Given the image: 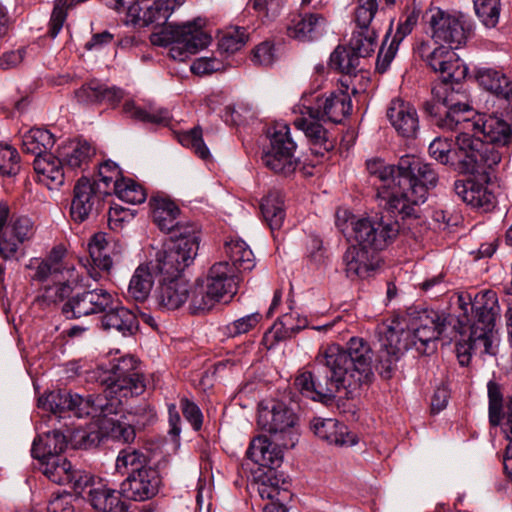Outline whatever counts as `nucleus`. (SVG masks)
Listing matches in <instances>:
<instances>
[{"label":"nucleus","instance_id":"obj_51","mask_svg":"<svg viewBox=\"0 0 512 512\" xmlns=\"http://www.w3.org/2000/svg\"><path fill=\"white\" fill-rule=\"evenodd\" d=\"M452 145V140L436 137L429 145V154L441 164L454 166L460 173L475 174L476 172H465L460 169L459 157L456 154L457 148L453 150Z\"/></svg>","mask_w":512,"mask_h":512},{"label":"nucleus","instance_id":"obj_35","mask_svg":"<svg viewBox=\"0 0 512 512\" xmlns=\"http://www.w3.org/2000/svg\"><path fill=\"white\" fill-rule=\"evenodd\" d=\"M476 79L481 87L503 98L512 107V82L502 70L490 67L479 68Z\"/></svg>","mask_w":512,"mask_h":512},{"label":"nucleus","instance_id":"obj_57","mask_svg":"<svg viewBox=\"0 0 512 512\" xmlns=\"http://www.w3.org/2000/svg\"><path fill=\"white\" fill-rule=\"evenodd\" d=\"M247 40L248 34L244 28L232 27L222 35L218 47L223 52L235 53L246 44Z\"/></svg>","mask_w":512,"mask_h":512},{"label":"nucleus","instance_id":"obj_45","mask_svg":"<svg viewBox=\"0 0 512 512\" xmlns=\"http://www.w3.org/2000/svg\"><path fill=\"white\" fill-rule=\"evenodd\" d=\"M224 252L231 261L230 267L242 271H251L255 266V257L250 247L241 239H231L224 244Z\"/></svg>","mask_w":512,"mask_h":512},{"label":"nucleus","instance_id":"obj_39","mask_svg":"<svg viewBox=\"0 0 512 512\" xmlns=\"http://www.w3.org/2000/svg\"><path fill=\"white\" fill-rule=\"evenodd\" d=\"M375 253L359 248L356 245L349 247L344 256L345 272L347 277H366L369 272L374 270Z\"/></svg>","mask_w":512,"mask_h":512},{"label":"nucleus","instance_id":"obj_18","mask_svg":"<svg viewBox=\"0 0 512 512\" xmlns=\"http://www.w3.org/2000/svg\"><path fill=\"white\" fill-rule=\"evenodd\" d=\"M429 25L435 45L458 48L466 41V33L461 15L451 14L441 9L435 10Z\"/></svg>","mask_w":512,"mask_h":512},{"label":"nucleus","instance_id":"obj_60","mask_svg":"<svg viewBox=\"0 0 512 512\" xmlns=\"http://www.w3.org/2000/svg\"><path fill=\"white\" fill-rule=\"evenodd\" d=\"M487 388L489 397V422L492 426H498L501 422L503 396L500 386L497 383L489 381Z\"/></svg>","mask_w":512,"mask_h":512},{"label":"nucleus","instance_id":"obj_26","mask_svg":"<svg viewBox=\"0 0 512 512\" xmlns=\"http://www.w3.org/2000/svg\"><path fill=\"white\" fill-rule=\"evenodd\" d=\"M240 276L235 267H230L228 261L215 263L208 272L206 284L221 300H229L237 293Z\"/></svg>","mask_w":512,"mask_h":512},{"label":"nucleus","instance_id":"obj_48","mask_svg":"<svg viewBox=\"0 0 512 512\" xmlns=\"http://www.w3.org/2000/svg\"><path fill=\"white\" fill-rule=\"evenodd\" d=\"M261 212L272 232L281 228L285 219L284 201L281 193L270 192L261 202Z\"/></svg>","mask_w":512,"mask_h":512},{"label":"nucleus","instance_id":"obj_24","mask_svg":"<svg viewBox=\"0 0 512 512\" xmlns=\"http://www.w3.org/2000/svg\"><path fill=\"white\" fill-rule=\"evenodd\" d=\"M122 246L117 243H111L105 233H96L88 244V251L93 263L88 274L94 280L100 279V273L96 270L109 272L113 267V256L122 253Z\"/></svg>","mask_w":512,"mask_h":512},{"label":"nucleus","instance_id":"obj_1","mask_svg":"<svg viewBox=\"0 0 512 512\" xmlns=\"http://www.w3.org/2000/svg\"><path fill=\"white\" fill-rule=\"evenodd\" d=\"M370 175L379 179L378 205L388 216L356 217L345 209L336 212V226L359 248L376 252L384 249L400 229L401 219L417 216L416 207L423 204L428 190L435 187L438 176L430 164L414 155L402 156L397 165L383 160L367 161Z\"/></svg>","mask_w":512,"mask_h":512},{"label":"nucleus","instance_id":"obj_32","mask_svg":"<svg viewBox=\"0 0 512 512\" xmlns=\"http://www.w3.org/2000/svg\"><path fill=\"white\" fill-rule=\"evenodd\" d=\"M76 97L82 103H107L114 107L124 98V92L115 86L108 87L98 80H92L76 91Z\"/></svg>","mask_w":512,"mask_h":512},{"label":"nucleus","instance_id":"obj_46","mask_svg":"<svg viewBox=\"0 0 512 512\" xmlns=\"http://www.w3.org/2000/svg\"><path fill=\"white\" fill-rule=\"evenodd\" d=\"M149 457L142 450L127 447L119 451L115 462L116 470L121 474H136L150 468Z\"/></svg>","mask_w":512,"mask_h":512},{"label":"nucleus","instance_id":"obj_3","mask_svg":"<svg viewBox=\"0 0 512 512\" xmlns=\"http://www.w3.org/2000/svg\"><path fill=\"white\" fill-rule=\"evenodd\" d=\"M88 380H95L105 386L103 393L83 397L66 390L48 393L39 399V406L50 411L55 418L75 416L82 418L90 414L117 413L123 398L137 396L145 391L146 385L134 356L114 358L108 366H99L87 372Z\"/></svg>","mask_w":512,"mask_h":512},{"label":"nucleus","instance_id":"obj_44","mask_svg":"<svg viewBox=\"0 0 512 512\" xmlns=\"http://www.w3.org/2000/svg\"><path fill=\"white\" fill-rule=\"evenodd\" d=\"M325 19L318 14L296 15L287 26L290 37L299 40H312L321 31Z\"/></svg>","mask_w":512,"mask_h":512},{"label":"nucleus","instance_id":"obj_6","mask_svg":"<svg viewBox=\"0 0 512 512\" xmlns=\"http://www.w3.org/2000/svg\"><path fill=\"white\" fill-rule=\"evenodd\" d=\"M151 41L159 46L170 45L171 58L183 62L206 48L211 36L203 30L200 21H189L166 25L159 33L152 34Z\"/></svg>","mask_w":512,"mask_h":512},{"label":"nucleus","instance_id":"obj_31","mask_svg":"<svg viewBox=\"0 0 512 512\" xmlns=\"http://www.w3.org/2000/svg\"><path fill=\"white\" fill-rule=\"evenodd\" d=\"M481 135L483 136L482 140L484 143L491 144L499 154L500 152L497 150L496 145L508 146L512 143V127L504 120L495 116H489L488 118L482 116L479 129L474 137H480Z\"/></svg>","mask_w":512,"mask_h":512},{"label":"nucleus","instance_id":"obj_41","mask_svg":"<svg viewBox=\"0 0 512 512\" xmlns=\"http://www.w3.org/2000/svg\"><path fill=\"white\" fill-rule=\"evenodd\" d=\"M153 222L162 231H170L178 221L180 210L169 198L161 195L151 197L149 202Z\"/></svg>","mask_w":512,"mask_h":512},{"label":"nucleus","instance_id":"obj_16","mask_svg":"<svg viewBox=\"0 0 512 512\" xmlns=\"http://www.w3.org/2000/svg\"><path fill=\"white\" fill-rule=\"evenodd\" d=\"M39 469L53 483L69 485L75 493L82 494L93 478L87 472L76 469L64 456H52L40 461Z\"/></svg>","mask_w":512,"mask_h":512},{"label":"nucleus","instance_id":"obj_30","mask_svg":"<svg viewBox=\"0 0 512 512\" xmlns=\"http://www.w3.org/2000/svg\"><path fill=\"white\" fill-rule=\"evenodd\" d=\"M311 425L315 435L329 444L351 446L357 443L355 435L336 419L314 418Z\"/></svg>","mask_w":512,"mask_h":512},{"label":"nucleus","instance_id":"obj_59","mask_svg":"<svg viewBox=\"0 0 512 512\" xmlns=\"http://www.w3.org/2000/svg\"><path fill=\"white\" fill-rule=\"evenodd\" d=\"M262 315L258 312L245 315L234 320L225 327V333L229 337H237L253 330L260 323Z\"/></svg>","mask_w":512,"mask_h":512},{"label":"nucleus","instance_id":"obj_37","mask_svg":"<svg viewBox=\"0 0 512 512\" xmlns=\"http://www.w3.org/2000/svg\"><path fill=\"white\" fill-rule=\"evenodd\" d=\"M60 161L65 170L82 169L95 154V149L87 141L74 140L58 148Z\"/></svg>","mask_w":512,"mask_h":512},{"label":"nucleus","instance_id":"obj_9","mask_svg":"<svg viewBox=\"0 0 512 512\" xmlns=\"http://www.w3.org/2000/svg\"><path fill=\"white\" fill-rule=\"evenodd\" d=\"M378 340L380 373L383 377L389 378L403 353L413 347L411 333L399 320L393 319L390 323L379 326Z\"/></svg>","mask_w":512,"mask_h":512},{"label":"nucleus","instance_id":"obj_15","mask_svg":"<svg viewBox=\"0 0 512 512\" xmlns=\"http://www.w3.org/2000/svg\"><path fill=\"white\" fill-rule=\"evenodd\" d=\"M448 318L433 310H425L414 318L408 331L413 347L422 354H430L435 349V341L445 332Z\"/></svg>","mask_w":512,"mask_h":512},{"label":"nucleus","instance_id":"obj_14","mask_svg":"<svg viewBox=\"0 0 512 512\" xmlns=\"http://www.w3.org/2000/svg\"><path fill=\"white\" fill-rule=\"evenodd\" d=\"M168 232L172 233V238L157 250L169 261L193 263L200 243L199 226L190 221H177L173 229Z\"/></svg>","mask_w":512,"mask_h":512},{"label":"nucleus","instance_id":"obj_25","mask_svg":"<svg viewBox=\"0 0 512 512\" xmlns=\"http://www.w3.org/2000/svg\"><path fill=\"white\" fill-rule=\"evenodd\" d=\"M102 193L107 194L108 191H101L99 183L84 177L80 178L74 187L70 209L72 218L78 222L86 220L100 201Z\"/></svg>","mask_w":512,"mask_h":512},{"label":"nucleus","instance_id":"obj_23","mask_svg":"<svg viewBox=\"0 0 512 512\" xmlns=\"http://www.w3.org/2000/svg\"><path fill=\"white\" fill-rule=\"evenodd\" d=\"M36 232L33 220L26 215L13 216L3 232L0 256L11 259L19 247L32 240Z\"/></svg>","mask_w":512,"mask_h":512},{"label":"nucleus","instance_id":"obj_4","mask_svg":"<svg viewBox=\"0 0 512 512\" xmlns=\"http://www.w3.org/2000/svg\"><path fill=\"white\" fill-rule=\"evenodd\" d=\"M435 124L442 129L458 131L455 143L460 169L465 172H485L501 160L491 144H485L481 137H474L479 129L482 116L476 115L471 106L465 110H445L441 116H433Z\"/></svg>","mask_w":512,"mask_h":512},{"label":"nucleus","instance_id":"obj_43","mask_svg":"<svg viewBox=\"0 0 512 512\" xmlns=\"http://www.w3.org/2000/svg\"><path fill=\"white\" fill-rule=\"evenodd\" d=\"M294 120V125L302 130L306 137H308L315 153L323 154L333 148L332 141L327 138V131L318 122V118H311L308 114H301Z\"/></svg>","mask_w":512,"mask_h":512},{"label":"nucleus","instance_id":"obj_49","mask_svg":"<svg viewBox=\"0 0 512 512\" xmlns=\"http://www.w3.org/2000/svg\"><path fill=\"white\" fill-rule=\"evenodd\" d=\"M55 143L54 136L45 129L33 128L27 131L22 139V150L35 157L48 153Z\"/></svg>","mask_w":512,"mask_h":512},{"label":"nucleus","instance_id":"obj_20","mask_svg":"<svg viewBox=\"0 0 512 512\" xmlns=\"http://www.w3.org/2000/svg\"><path fill=\"white\" fill-rule=\"evenodd\" d=\"M115 304V297L106 289L95 288L76 294L63 305L62 312L67 318H79L104 313Z\"/></svg>","mask_w":512,"mask_h":512},{"label":"nucleus","instance_id":"obj_10","mask_svg":"<svg viewBox=\"0 0 512 512\" xmlns=\"http://www.w3.org/2000/svg\"><path fill=\"white\" fill-rule=\"evenodd\" d=\"M453 49L444 45L432 47L429 41H422L415 47V52L440 74L441 83L458 84L466 77L468 68Z\"/></svg>","mask_w":512,"mask_h":512},{"label":"nucleus","instance_id":"obj_13","mask_svg":"<svg viewBox=\"0 0 512 512\" xmlns=\"http://www.w3.org/2000/svg\"><path fill=\"white\" fill-rule=\"evenodd\" d=\"M296 143L290 136V128L285 123L273 127L270 148L262 156L263 164L275 173L290 174L296 170L298 158L295 156Z\"/></svg>","mask_w":512,"mask_h":512},{"label":"nucleus","instance_id":"obj_17","mask_svg":"<svg viewBox=\"0 0 512 512\" xmlns=\"http://www.w3.org/2000/svg\"><path fill=\"white\" fill-rule=\"evenodd\" d=\"M169 260L156 249L154 257L140 264L133 272L127 293L136 301H145L153 288L155 280H159L167 269H171Z\"/></svg>","mask_w":512,"mask_h":512},{"label":"nucleus","instance_id":"obj_38","mask_svg":"<svg viewBox=\"0 0 512 512\" xmlns=\"http://www.w3.org/2000/svg\"><path fill=\"white\" fill-rule=\"evenodd\" d=\"M77 282V275H66L62 276L60 281H52V284H46L36 297L35 304L42 309L56 305L72 293L73 286Z\"/></svg>","mask_w":512,"mask_h":512},{"label":"nucleus","instance_id":"obj_61","mask_svg":"<svg viewBox=\"0 0 512 512\" xmlns=\"http://www.w3.org/2000/svg\"><path fill=\"white\" fill-rule=\"evenodd\" d=\"M19 169L17 150L9 145L0 144V175H16Z\"/></svg>","mask_w":512,"mask_h":512},{"label":"nucleus","instance_id":"obj_19","mask_svg":"<svg viewBox=\"0 0 512 512\" xmlns=\"http://www.w3.org/2000/svg\"><path fill=\"white\" fill-rule=\"evenodd\" d=\"M183 0H137L128 7L127 23L139 26L166 24L173 11L182 4Z\"/></svg>","mask_w":512,"mask_h":512},{"label":"nucleus","instance_id":"obj_5","mask_svg":"<svg viewBox=\"0 0 512 512\" xmlns=\"http://www.w3.org/2000/svg\"><path fill=\"white\" fill-rule=\"evenodd\" d=\"M120 409L121 407L117 413L113 414H90L89 416L98 418L100 431L82 436L83 443L85 445L97 444L102 436L110 437L122 443H131L136 436L135 426L144 427L154 422L157 417L154 407L147 403H141L131 408L127 414L119 415Z\"/></svg>","mask_w":512,"mask_h":512},{"label":"nucleus","instance_id":"obj_56","mask_svg":"<svg viewBox=\"0 0 512 512\" xmlns=\"http://www.w3.org/2000/svg\"><path fill=\"white\" fill-rule=\"evenodd\" d=\"M475 14L487 28H494L500 18L501 0H473Z\"/></svg>","mask_w":512,"mask_h":512},{"label":"nucleus","instance_id":"obj_12","mask_svg":"<svg viewBox=\"0 0 512 512\" xmlns=\"http://www.w3.org/2000/svg\"><path fill=\"white\" fill-rule=\"evenodd\" d=\"M257 423L263 431L283 439L281 444L284 447L295 445L293 429L296 416L284 402L274 399L261 402L258 409Z\"/></svg>","mask_w":512,"mask_h":512},{"label":"nucleus","instance_id":"obj_29","mask_svg":"<svg viewBox=\"0 0 512 512\" xmlns=\"http://www.w3.org/2000/svg\"><path fill=\"white\" fill-rule=\"evenodd\" d=\"M101 326L104 330H114L123 336H128L134 334L138 329V320L131 310L119 305L115 298V304H112L104 312Z\"/></svg>","mask_w":512,"mask_h":512},{"label":"nucleus","instance_id":"obj_11","mask_svg":"<svg viewBox=\"0 0 512 512\" xmlns=\"http://www.w3.org/2000/svg\"><path fill=\"white\" fill-rule=\"evenodd\" d=\"M298 110L301 114H308L311 118L341 123L350 115L352 102L350 96L343 91L324 95L309 93L302 96Z\"/></svg>","mask_w":512,"mask_h":512},{"label":"nucleus","instance_id":"obj_54","mask_svg":"<svg viewBox=\"0 0 512 512\" xmlns=\"http://www.w3.org/2000/svg\"><path fill=\"white\" fill-rule=\"evenodd\" d=\"M113 190L119 199L133 205L143 203L147 197L145 189L140 184L124 177L115 180Z\"/></svg>","mask_w":512,"mask_h":512},{"label":"nucleus","instance_id":"obj_22","mask_svg":"<svg viewBox=\"0 0 512 512\" xmlns=\"http://www.w3.org/2000/svg\"><path fill=\"white\" fill-rule=\"evenodd\" d=\"M161 477L153 468H146L136 474L127 476L121 483L120 494L130 500L146 501L153 498L159 491Z\"/></svg>","mask_w":512,"mask_h":512},{"label":"nucleus","instance_id":"obj_21","mask_svg":"<svg viewBox=\"0 0 512 512\" xmlns=\"http://www.w3.org/2000/svg\"><path fill=\"white\" fill-rule=\"evenodd\" d=\"M468 106V96L460 83H440L432 89V99L424 103V111L433 117L441 116L445 110H465Z\"/></svg>","mask_w":512,"mask_h":512},{"label":"nucleus","instance_id":"obj_55","mask_svg":"<svg viewBox=\"0 0 512 512\" xmlns=\"http://www.w3.org/2000/svg\"><path fill=\"white\" fill-rule=\"evenodd\" d=\"M359 56L351 48L337 46L330 55V68L344 74L351 75L355 73L359 66Z\"/></svg>","mask_w":512,"mask_h":512},{"label":"nucleus","instance_id":"obj_36","mask_svg":"<svg viewBox=\"0 0 512 512\" xmlns=\"http://www.w3.org/2000/svg\"><path fill=\"white\" fill-rule=\"evenodd\" d=\"M88 492V500L92 507L101 512H127V506L121 500L119 492L102 483H92Z\"/></svg>","mask_w":512,"mask_h":512},{"label":"nucleus","instance_id":"obj_28","mask_svg":"<svg viewBox=\"0 0 512 512\" xmlns=\"http://www.w3.org/2000/svg\"><path fill=\"white\" fill-rule=\"evenodd\" d=\"M283 446L272 443L266 436L255 437L247 450V456L262 468L277 469L283 461Z\"/></svg>","mask_w":512,"mask_h":512},{"label":"nucleus","instance_id":"obj_33","mask_svg":"<svg viewBox=\"0 0 512 512\" xmlns=\"http://www.w3.org/2000/svg\"><path fill=\"white\" fill-rule=\"evenodd\" d=\"M454 191L459 198L473 207L488 211L494 206V194L486 186L476 183L473 180L455 181Z\"/></svg>","mask_w":512,"mask_h":512},{"label":"nucleus","instance_id":"obj_2","mask_svg":"<svg viewBox=\"0 0 512 512\" xmlns=\"http://www.w3.org/2000/svg\"><path fill=\"white\" fill-rule=\"evenodd\" d=\"M372 357L370 345L359 337H352L346 348L338 344L320 348L313 369L299 373L294 385L314 401H331L342 391L352 395L373 381Z\"/></svg>","mask_w":512,"mask_h":512},{"label":"nucleus","instance_id":"obj_64","mask_svg":"<svg viewBox=\"0 0 512 512\" xmlns=\"http://www.w3.org/2000/svg\"><path fill=\"white\" fill-rule=\"evenodd\" d=\"M180 407L185 419L192 425L194 430H199L203 422V415L200 408L194 402L186 398L180 401Z\"/></svg>","mask_w":512,"mask_h":512},{"label":"nucleus","instance_id":"obj_53","mask_svg":"<svg viewBox=\"0 0 512 512\" xmlns=\"http://www.w3.org/2000/svg\"><path fill=\"white\" fill-rule=\"evenodd\" d=\"M469 339L474 354L495 355L497 353L499 338L495 331L481 330L477 326H470Z\"/></svg>","mask_w":512,"mask_h":512},{"label":"nucleus","instance_id":"obj_8","mask_svg":"<svg viewBox=\"0 0 512 512\" xmlns=\"http://www.w3.org/2000/svg\"><path fill=\"white\" fill-rule=\"evenodd\" d=\"M171 269H167L153 293V300L159 310L174 311L181 308L189 299L190 285L182 272L190 264L169 261Z\"/></svg>","mask_w":512,"mask_h":512},{"label":"nucleus","instance_id":"obj_7","mask_svg":"<svg viewBox=\"0 0 512 512\" xmlns=\"http://www.w3.org/2000/svg\"><path fill=\"white\" fill-rule=\"evenodd\" d=\"M396 0H356L352 22L355 27L349 47L359 57L372 55L378 46V30L373 23L376 14L395 5Z\"/></svg>","mask_w":512,"mask_h":512},{"label":"nucleus","instance_id":"obj_63","mask_svg":"<svg viewBox=\"0 0 512 512\" xmlns=\"http://www.w3.org/2000/svg\"><path fill=\"white\" fill-rule=\"evenodd\" d=\"M278 324L281 326L280 334L282 338L291 337L295 333L304 329L308 325L306 318L301 317L297 312H290L279 318Z\"/></svg>","mask_w":512,"mask_h":512},{"label":"nucleus","instance_id":"obj_58","mask_svg":"<svg viewBox=\"0 0 512 512\" xmlns=\"http://www.w3.org/2000/svg\"><path fill=\"white\" fill-rule=\"evenodd\" d=\"M179 141L183 146L192 149L201 159L207 160L210 158V151L203 141L202 130L200 128L195 127L180 134Z\"/></svg>","mask_w":512,"mask_h":512},{"label":"nucleus","instance_id":"obj_50","mask_svg":"<svg viewBox=\"0 0 512 512\" xmlns=\"http://www.w3.org/2000/svg\"><path fill=\"white\" fill-rule=\"evenodd\" d=\"M123 112L136 120L155 124H167L171 119L167 109L157 108L152 104L143 109L130 100L124 103Z\"/></svg>","mask_w":512,"mask_h":512},{"label":"nucleus","instance_id":"obj_42","mask_svg":"<svg viewBox=\"0 0 512 512\" xmlns=\"http://www.w3.org/2000/svg\"><path fill=\"white\" fill-rule=\"evenodd\" d=\"M34 170L39 181L46 185H61L64 181L65 167L60 161L59 154L54 156L51 153L35 157Z\"/></svg>","mask_w":512,"mask_h":512},{"label":"nucleus","instance_id":"obj_34","mask_svg":"<svg viewBox=\"0 0 512 512\" xmlns=\"http://www.w3.org/2000/svg\"><path fill=\"white\" fill-rule=\"evenodd\" d=\"M472 309L475 312V319L471 326H477L481 330L494 331L495 320L500 311L496 294L492 291L478 294Z\"/></svg>","mask_w":512,"mask_h":512},{"label":"nucleus","instance_id":"obj_27","mask_svg":"<svg viewBox=\"0 0 512 512\" xmlns=\"http://www.w3.org/2000/svg\"><path fill=\"white\" fill-rule=\"evenodd\" d=\"M387 117L397 133L406 138L415 137L419 130L416 108L402 99H394L387 109Z\"/></svg>","mask_w":512,"mask_h":512},{"label":"nucleus","instance_id":"obj_62","mask_svg":"<svg viewBox=\"0 0 512 512\" xmlns=\"http://www.w3.org/2000/svg\"><path fill=\"white\" fill-rule=\"evenodd\" d=\"M392 30V24L389 27L388 32L385 35V39L383 41V44L379 50L377 60H376V70L380 73H384L388 70L390 67L391 62L396 56V53L398 51L399 45L397 42L391 40L388 47H386V43L388 40V37L390 36Z\"/></svg>","mask_w":512,"mask_h":512},{"label":"nucleus","instance_id":"obj_52","mask_svg":"<svg viewBox=\"0 0 512 512\" xmlns=\"http://www.w3.org/2000/svg\"><path fill=\"white\" fill-rule=\"evenodd\" d=\"M189 309L192 314H199L212 309L216 303L222 301L204 282H197L193 289L190 288Z\"/></svg>","mask_w":512,"mask_h":512},{"label":"nucleus","instance_id":"obj_40","mask_svg":"<svg viewBox=\"0 0 512 512\" xmlns=\"http://www.w3.org/2000/svg\"><path fill=\"white\" fill-rule=\"evenodd\" d=\"M66 446L67 440L64 433L60 429H54L38 436L33 441L31 454L40 462L52 456H60Z\"/></svg>","mask_w":512,"mask_h":512},{"label":"nucleus","instance_id":"obj_47","mask_svg":"<svg viewBox=\"0 0 512 512\" xmlns=\"http://www.w3.org/2000/svg\"><path fill=\"white\" fill-rule=\"evenodd\" d=\"M257 490L262 499H277L281 491H287L289 482L276 469H268L257 476Z\"/></svg>","mask_w":512,"mask_h":512}]
</instances>
